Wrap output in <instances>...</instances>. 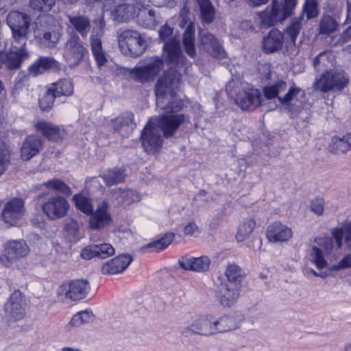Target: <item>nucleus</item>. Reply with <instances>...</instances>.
Segmentation results:
<instances>
[{
    "mask_svg": "<svg viewBox=\"0 0 351 351\" xmlns=\"http://www.w3.org/2000/svg\"><path fill=\"white\" fill-rule=\"evenodd\" d=\"M180 75L175 69L165 72L156 85V96L157 106L165 110L166 114L158 118L152 119L159 128L163 132L165 138H170L174 135L178 128L184 123L189 122V117L184 114L177 113L183 107L180 100L171 101L170 104L165 105V101L173 98L180 84Z\"/></svg>",
    "mask_w": 351,
    "mask_h": 351,
    "instance_id": "f257e3e1",
    "label": "nucleus"
},
{
    "mask_svg": "<svg viewBox=\"0 0 351 351\" xmlns=\"http://www.w3.org/2000/svg\"><path fill=\"white\" fill-rule=\"evenodd\" d=\"M330 233L332 237L316 238L311 246L310 260L318 269L328 267L326 257L336 258L335 252L341 248L343 237L346 244L351 249V221L331 229Z\"/></svg>",
    "mask_w": 351,
    "mask_h": 351,
    "instance_id": "f03ea898",
    "label": "nucleus"
},
{
    "mask_svg": "<svg viewBox=\"0 0 351 351\" xmlns=\"http://www.w3.org/2000/svg\"><path fill=\"white\" fill-rule=\"evenodd\" d=\"M90 289L87 279L69 280L60 285L56 291L58 300L62 303L77 302L84 299Z\"/></svg>",
    "mask_w": 351,
    "mask_h": 351,
    "instance_id": "7ed1b4c3",
    "label": "nucleus"
},
{
    "mask_svg": "<svg viewBox=\"0 0 351 351\" xmlns=\"http://www.w3.org/2000/svg\"><path fill=\"white\" fill-rule=\"evenodd\" d=\"M348 75L343 71L327 70L315 78L313 87L315 90L328 93L341 91L349 84Z\"/></svg>",
    "mask_w": 351,
    "mask_h": 351,
    "instance_id": "20e7f679",
    "label": "nucleus"
},
{
    "mask_svg": "<svg viewBox=\"0 0 351 351\" xmlns=\"http://www.w3.org/2000/svg\"><path fill=\"white\" fill-rule=\"evenodd\" d=\"M118 43L122 53L138 57L146 48V43L138 32L125 30L118 33Z\"/></svg>",
    "mask_w": 351,
    "mask_h": 351,
    "instance_id": "39448f33",
    "label": "nucleus"
},
{
    "mask_svg": "<svg viewBox=\"0 0 351 351\" xmlns=\"http://www.w3.org/2000/svg\"><path fill=\"white\" fill-rule=\"evenodd\" d=\"M298 0H284V4L272 1L271 6L267 7L261 14V22H283L291 16L296 6Z\"/></svg>",
    "mask_w": 351,
    "mask_h": 351,
    "instance_id": "423d86ee",
    "label": "nucleus"
},
{
    "mask_svg": "<svg viewBox=\"0 0 351 351\" xmlns=\"http://www.w3.org/2000/svg\"><path fill=\"white\" fill-rule=\"evenodd\" d=\"M163 69V61L159 58L150 59L145 65L136 66L128 70L131 77L141 83L154 80Z\"/></svg>",
    "mask_w": 351,
    "mask_h": 351,
    "instance_id": "0eeeda50",
    "label": "nucleus"
},
{
    "mask_svg": "<svg viewBox=\"0 0 351 351\" xmlns=\"http://www.w3.org/2000/svg\"><path fill=\"white\" fill-rule=\"evenodd\" d=\"M24 201L18 197L9 200L3 206L1 219L8 227L16 226L25 214Z\"/></svg>",
    "mask_w": 351,
    "mask_h": 351,
    "instance_id": "6e6552de",
    "label": "nucleus"
},
{
    "mask_svg": "<svg viewBox=\"0 0 351 351\" xmlns=\"http://www.w3.org/2000/svg\"><path fill=\"white\" fill-rule=\"evenodd\" d=\"M88 54L87 49L84 47L77 36H71L66 42L64 57L69 67L74 68L78 66Z\"/></svg>",
    "mask_w": 351,
    "mask_h": 351,
    "instance_id": "1a4fd4ad",
    "label": "nucleus"
},
{
    "mask_svg": "<svg viewBox=\"0 0 351 351\" xmlns=\"http://www.w3.org/2000/svg\"><path fill=\"white\" fill-rule=\"evenodd\" d=\"M235 102L242 110H254L261 105V93L257 88L243 85L237 91Z\"/></svg>",
    "mask_w": 351,
    "mask_h": 351,
    "instance_id": "9d476101",
    "label": "nucleus"
},
{
    "mask_svg": "<svg viewBox=\"0 0 351 351\" xmlns=\"http://www.w3.org/2000/svg\"><path fill=\"white\" fill-rule=\"evenodd\" d=\"M160 129L152 119L144 128L141 134L142 145L147 153H153L162 145Z\"/></svg>",
    "mask_w": 351,
    "mask_h": 351,
    "instance_id": "9b49d317",
    "label": "nucleus"
},
{
    "mask_svg": "<svg viewBox=\"0 0 351 351\" xmlns=\"http://www.w3.org/2000/svg\"><path fill=\"white\" fill-rule=\"evenodd\" d=\"M26 300L20 291H14L5 304V315L14 320H20L26 314Z\"/></svg>",
    "mask_w": 351,
    "mask_h": 351,
    "instance_id": "f8f14e48",
    "label": "nucleus"
},
{
    "mask_svg": "<svg viewBox=\"0 0 351 351\" xmlns=\"http://www.w3.org/2000/svg\"><path fill=\"white\" fill-rule=\"evenodd\" d=\"M112 221L109 204L106 200H102L98 204L96 210L90 213L88 226L92 230H100L111 225Z\"/></svg>",
    "mask_w": 351,
    "mask_h": 351,
    "instance_id": "ddd939ff",
    "label": "nucleus"
},
{
    "mask_svg": "<svg viewBox=\"0 0 351 351\" xmlns=\"http://www.w3.org/2000/svg\"><path fill=\"white\" fill-rule=\"evenodd\" d=\"M42 208L49 219L57 220L66 215L69 204L62 196L56 195L48 198L43 204Z\"/></svg>",
    "mask_w": 351,
    "mask_h": 351,
    "instance_id": "4468645a",
    "label": "nucleus"
},
{
    "mask_svg": "<svg viewBox=\"0 0 351 351\" xmlns=\"http://www.w3.org/2000/svg\"><path fill=\"white\" fill-rule=\"evenodd\" d=\"M213 316H195L191 319V322L182 328V334L186 337L193 335H212L211 324Z\"/></svg>",
    "mask_w": 351,
    "mask_h": 351,
    "instance_id": "2eb2a0df",
    "label": "nucleus"
},
{
    "mask_svg": "<svg viewBox=\"0 0 351 351\" xmlns=\"http://www.w3.org/2000/svg\"><path fill=\"white\" fill-rule=\"evenodd\" d=\"M241 285L221 282L217 287V298L223 307H230L236 304L239 296Z\"/></svg>",
    "mask_w": 351,
    "mask_h": 351,
    "instance_id": "dca6fc26",
    "label": "nucleus"
},
{
    "mask_svg": "<svg viewBox=\"0 0 351 351\" xmlns=\"http://www.w3.org/2000/svg\"><path fill=\"white\" fill-rule=\"evenodd\" d=\"M210 263V258L205 255L193 257L186 254L181 256L178 260V264L182 269L198 273L208 271Z\"/></svg>",
    "mask_w": 351,
    "mask_h": 351,
    "instance_id": "f3484780",
    "label": "nucleus"
},
{
    "mask_svg": "<svg viewBox=\"0 0 351 351\" xmlns=\"http://www.w3.org/2000/svg\"><path fill=\"white\" fill-rule=\"evenodd\" d=\"M199 47L205 50L212 56L222 59L226 56V52L221 46L220 43L214 38L213 34L205 32H199Z\"/></svg>",
    "mask_w": 351,
    "mask_h": 351,
    "instance_id": "a211bd4d",
    "label": "nucleus"
},
{
    "mask_svg": "<svg viewBox=\"0 0 351 351\" xmlns=\"http://www.w3.org/2000/svg\"><path fill=\"white\" fill-rule=\"evenodd\" d=\"M34 127L38 132L49 141H61L66 135L64 128L43 119L37 121Z\"/></svg>",
    "mask_w": 351,
    "mask_h": 351,
    "instance_id": "6ab92c4d",
    "label": "nucleus"
},
{
    "mask_svg": "<svg viewBox=\"0 0 351 351\" xmlns=\"http://www.w3.org/2000/svg\"><path fill=\"white\" fill-rule=\"evenodd\" d=\"M43 147V140L37 135H29L23 142L20 149L23 160H29L36 156Z\"/></svg>",
    "mask_w": 351,
    "mask_h": 351,
    "instance_id": "aec40b11",
    "label": "nucleus"
},
{
    "mask_svg": "<svg viewBox=\"0 0 351 351\" xmlns=\"http://www.w3.org/2000/svg\"><path fill=\"white\" fill-rule=\"evenodd\" d=\"M266 236L270 242H284L293 237V231L287 226L276 221L268 226Z\"/></svg>",
    "mask_w": 351,
    "mask_h": 351,
    "instance_id": "412c9836",
    "label": "nucleus"
},
{
    "mask_svg": "<svg viewBox=\"0 0 351 351\" xmlns=\"http://www.w3.org/2000/svg\"><path fill=\"white\" fill-rule=\"evenodd\" d=\"M132 261V258L130 255H119L104 263L101 272L105 275L121 273L129 266Z\"/></svg>",
    "mask_w": 351,
    "mask_h": 351,
    "instance_id": "4be33fe9",
    "label": "nucleus"
},
{
    "mask_svg": "<svg viewBox=\"0 0 351 351\" xmlns=\"http://www.w3.org/2000/svg\"><path fill=\"white\" fill-rule=\"evenodd\" d=\"M109 125L122 136L128 135V130L133 129L136 125L134 114L132 112L126 111L110 120Z\"/></svg>",
    "mask_w": 351,
    "mask_h": 351,
    "instance_id": "5701e85b",
    "label": "nucleus"
},
{
    "mask_svg": "<svg viewBox=\"0 0 351 351\" xmlns=\"http://www.w3.org/2000/svg\"><path fill=\"white\" fill-rule=\"evenodd\" d=\"M285 38L277 29H273L263 38L262 49L267 53H271L282 49Z\"/></svg>",
    "mask_w": 351,
    "mask_h": 351,
    "instance_id": "b1692460",
    "label": "nucleus"
},
{
    "mask_svg": "<svg viewBox=\"0 0 351 351\" xmlns=\"http://www.w3.org/2000/svg\"><path fill=\"white\" fill-rule=\"evenodd\" d=\"M29 252V247L25 241H11L6 245L5 257L8 261H14L26 256Z\"/></svg>",
    "mask_w": 351,
    "mask_h": 351,
    "instance_id": "393cba45",
    "label": "nucleus"
},
{
    "mask_svg": "<svg viewBox=\"0 0 351 351\" xmlns=\"http://www.w3.org/2000/svg\"><path fill=\"white\" fill-rule=\"evenodd\" d=\"M27 57L28 53L23 47L20 49L12 47L9 52H3L5 66L10 70L19 69L23 61Z\"/></svg>",
    "mask_w": 351,
    "mask_h": 351,
    "instance_id": "a878e982",
    "label": "nucleus"
},
{
    "mask_svg": "<svg viewBox=\"0 0 351 351\" xmlns=\"http://www.w3.org/2000/svg\"><path fill=\"white\" fill-rule=\"evenodd\" d=\"M165 58L170 63L179 65L183 64V57L180 49V42L174 37L163 46Z\"/></svg>",
    "mask_w": 351,
    "mask_h": 351,
    "instance_id": "bb28decb",
    "label": "nucleus"
},
{
    "mask_svg": "<svg viewBox=\"0 0 351 351\" xmlns=\"http://www.w3.org/2000/svg\"><path fill=\"white\" fill-rule=\"evenodd\" d=\"M239 326V322L233 316L224 315L217 319H215L213 317L211 324L212 335L219 332L233 330L238 328Z\"/></svg>",
    "mask_w": 351,
    "mask_h": 351,
    "instance_id": "cd10ccee",
    "label": "nucleus"
},
{
    "mask_svg": "<svg viewBox=\"0 0 351 351\" xmlns=\"http://www.w3.org/2000/svg\"><path fill=\"white\" fill-rule=\"evenodd\" d=\"M111 16L114 22H127L134 19L135 9L132 5H119L111 12Z\"/></svg>",
    "mask_w": 351,
    "mask_h": 351,
    "instance_id": "c85d7f7f",
    "label": "nucleus"
},
{
    "mask_svg": "<svg viewBox=\"0 0 351 351\" xmlns=\"http://www.w3.org/2000/svg\"><path fill=\"white\" fill-rule=\"evenodd\" d=\"M330 151L334 154H344L351 149V133L342 137L333 136L329 146Z\"/></svg>",
    "mask_w": 351,
    "mask_h": 351,
    "instance_id": "c756f323",
    "label": "nucleus"
},
{
    "mask_svg": "<svg viewBox=\"0 0 351 351\" xmlns=\"http://www.w3.org/2000/svg\"><path fill=\"white\" fill-rule=\"evenodd\" d=\"M224 274L227 278L226 282H231L241 285L245 276L243 269L234 263H229L226 266Z\"/></svg>",
    "mask_w": 351,
    "mask_h": 351,
    "instance_id": "7c9ffc66",
    "label": "nucleus"
},
{
    "mask_svg": "<svg viewBox=\"0 0 351 351\" xmlns=\"http://www.w3.org/2000/svg\"><path fill=\"white\" fill-rule=\"evenodd\" d=\"M100 177L104 181L106 186L110 187L112 185L118 184L124 182L125 173L124 170L119 168H114L108 170Z\"/></svg>",
    "mask_w": 351,
    "mask_h": 351,
    "instance_id": "2f4dec72",
    "label": "nucleus"
},
{
    "mask_svg": "<svg viewBox=\"0 0 351 351\" xmlns=\"http://www.w3.org/2000/svg\"><path fill=\"white\" fill-rule=\"evenodd\" d=\"M110 194L117 196L119 202H123L127 205L141 200L140 194L133 190H122L118 188L112 190Z\"/></svg>",
    "mask_w": 351,
    "mask_h": 351,
    "instance_id": "473e14b6",
    "label": "nucleus"
},
{
    "mask_svg": "<svg viewBox=\"0 0 351 351\" xmlns=\"http://www.w3.org/2000/svg\"><path fill=\"white\" fill-rule=\"evenodd\" d=\"M30 23H8L12 32L13 38L16 42L21 43L25 47L27 35L29 31Z\"/></svg>",
    "mask_w": 351,
    "mask_h": 351,
    "instance_id": "72a5a7b5",
    "label": "nucleus"
},
{
    "mask_svg": "<svg viewBox=\"0 0 351 351\" xmlns=\"http://www.w3.org/2000/svg\"><path fill=\"white\" fill-rule=\"evenodd\" d=\"M287 89V84L282 80H277L275 83L263 88L264 96L268 99L281 97L279 95Z\"/></svg>",
    "mask_w": 351,
    "mask_h": 351,
    "instance_id": "f704fd0d",
    "label": "nucleus"
},
{
    "mask_svg": "<svg viewBox=\"0 0 351 351\" xmlns=\"http://www.w3.org/2000/svg\"><path fill=\"white\" fill-rule=\"evenodd\" d=\"M57 97L71 96L73 93V85L71 80L62 79L49 86Z\"/></svg>",
    "mask_w": 351,
    "mask_h": 351,
    "instance_id": "c9c22d12",
    "label": "nucleus"
},
{
    "mask_svg": "<svg viewBox=\"0 0 351 351\" xmlns=\"http://www.w3.org/2000/svg\"><path fill=\"white\" fill-rule=\"evenodd\" d=\"M194 34L195 27L193 23H189L183 34L182 43L185 52L191 57H194L196 53L194 45Z\"/></svg>",
    "mask_w": 351,
    "mask_h": 351,
    "instance_id": "e433bc0d",
    "label": "nucleus"
},
{
    "mask_svg": "<svg viewBox=\"0 0 351 351\" xmlns=\"http://www.w3.org/2000/svg\"><path fill=\"white\" fill-rule=\"evenodd\" d=\"M91 50L96 60L97 64L99 67H101L107 62L106 53L102 49L101 41L98 38L91 37Z\"/></svg>",
    "mask_w": 351,
    "mask_h": 351,
    "instance_id": "4c0bfd02",
    "label": "nucleus"
},
{
    "mask_svg": "<svg viewBox=\"0 0 351 351\" xmlns=\"http://www.w3.org/2000/svg\"><path fill=\"white\" fill-rule=\"evenodd\" d=\"M43 186L49 190H52L66 196H69L72 193L70 187L63 181L58 178H53L45 182L43 184Z\"/></svg>",
    "mask_w": 351,
    "mask_h": 351,
    "instance_id": "58836bf2",
    "label": "nucleus"
},
{
    "mask_svg": "<svg viewBox=\"0 0 351 351\" xmlns=\"http://www.w3.org/2000/svg\"><path fill=\"white\" fill-rule=\"evenodd\" d=\"M174 238L175 235L173 233L168 232L164 234L161 239L147 244L145 247L151 249L152 252H158L167 247L172 243Z\"/></svg>",
    "mask_w": 351,
    "mask_h": 351,
    "instance_id": "ea45409f",
    "label": "nucleus"
},
{
    "mask_svg": "<svg viewBox=\"0 0 351 351\" xmlns=\"http://www.w3.org/2000/svg\"><path fill=\"white\" fill-rule=\"evenodd\" d=\"M203 22H213L215 17V10L209 0H197Z\"/></svg>",
    "mask_w": 351,
    "mask_h": 351,
    "instance_id": "a19ab883",
    "label": "nucleus"
},
{
    "mask_svg": "<svg viewBox=\"0 0 351 351\" xmlns=\"http://www.w3.org/2000/svg\"><path fill=\"white\" fill-rule=\"evenodd\" d=\"M73 201L77 208L87 215H90L94 210L91 200L82 194L75 195L73 197Z\"/></svg>",
    "mask_w": 351,
    "mask_h": 351,
    "instance_id": "79ce46f5",
    "label": "nucleus"
},
{
    "mask_svg": "<svg viewBox=\"0 0 351 351\" xmlns=\"http://www.w3.org/2000/svg\"><path fill=\"white\" fill-rule=\"evenodd\" d=\"M256 222L253 219H247L243 221L239 226L238 231L236 234V239L239 242H242L250 237Z\"/></svg>",
    "mask_w": 351,
    "mask_h": 351,
    "instance_id": "37998d69",
    "label": "nucleus"
},
{
    "mask_svg": "<svg viewBox=\"0 0 351 351\" xmlns=\"http://www.w3.org/2000/svg\"><path fill=\"white\" fill-rule=\"evenodd\" d=\"M318 15L317 2L316 0H306L302 9L301 21L313 19Z\"/></svg>",
    "mask_w": 351,
    "mask_h": 351,
    "instance_id": "c03bdc74",
    "label": "nucleus"
},
{
    "mask_svg": "<svg viewBox=\"0 0 351 351\" xmlns=\"http://www.w3.org/2000/svg\"><path fill=\"white\" fill-rule=\"evenodd\" d=\"M10 152L8 146L0 141V176L3 175L10 164Z\"/></svg>",
    "mask_w": 351,
    "mask_h": 351,
    "instance_id": "a18cd8bd",
    "label": "nucleus"
},
{
    "mask_svg": "<svg viewBox=\"0 0 351 351\" xmlns=\"http://www.w3.org/2000/svg\"><path fill=\"white\" fill-rule=\"evenodd\" d=\"M57 96L50 87L47 88L46 92L39 99V105L43 110H48L53 106L55 99Z\"/></svg>",
    "mask_w": 351,
    "mask_h": 351,
    "instance_id": "49530a36",
    "label": "nucleus"
},
{
    "mask_svg": "<svg viewBox=\"0 0 351 351\" xmlns=\"http://www.w3.org/2000/svg\"><path fill=\"white\" fill-rule=\"evenodd\" d=\"M300 93L304 95V92L300 88L293 85L289 88L287 93L282 97H278V101L282 104L288 105Z\"/></svg>",
    "mask_w": 351,
    "mask_h": 351,
    "instance_id": "de8ad7c7",
    "label": "nucleus"
},
{
    "mask_svg": "<svg viewBox=\"0 0 351 351\" xmlns=\"http://www.w3.org/2000/svg\"><path fill=\"white\" fill-rule=\"evenodd\" d=\"M93 314L87 311L77 313L71 319L69 325L79 326L83 324L88 323L92 319Z\"/></svg>",
    "mask_w": 351,
    "mask_h": 351,
    "instance_id": "09e8293b",
    "label": "nucleus"
},
{
    "mask_svg": "<svg viewBox=\"0 0 351 351\" xmlns=\"http://www.w3.org/2000/svg\"><path fill=\"white\" fill-rule=\"evenodd\" d=\"M56 0H30V7L38 11H49L55 5Z\"/></svg>",
    "mask_w": 351,
    "mask_h": 351,
    "instance_id": "8fccbe9b",
    "label": "nucleus"
},
{
    "mask_svg": "<svg viewBox=\"0 0 351 351\" xmlns=\"http://www.w3.org/2000/svg\"><path fill=\"white\" fill-rule=\"evenodd\" d=\"M301 30L300 23H290L285 31V36H288L289 40L286 38V43L295 44V39Z\"/></svg>",
    "mask_w": 351,
    "mask_h": 351,
    "instance_id": "3c124183",
    "label": "nucleus"
},
{
    "mask_svg": "<svg viewBox=\"0 0 351 351\" xmlns=\"http://www.w3.org/2000/svg\"><path fill=\"white\" fill-rule=\"evenodd\" d=\"M331 56L330 52L324 51L317 56L313 60V66L317 70H321L322 67L328 66Z\"/></svg>",
    "mask_w": 351,
    "mask_h": 351,
    "instance_id": "603ef678",
    "label": "nucleus"
},
{
    "mask_svg": "<svg viewBox=\"0 0 351 351\" xmlns=\"http://www.w3.org/2000/svg\"><path fill=\"white\" fill-rule=\"evenodd\" d=\"M97 257L106 258L114 254L115 250L110 243H101L96 245Z\"/></svg>",
    "mask_w": 351,
    "mask_h": 351,
    "instance_id": "864d4df0",
    "label": "nucleus"
},
{
    "mask_svg": "<svg viewBox=\"0 0 351 351\" xmlns=\"http://www.w3.org/2000/svg\"><path fill=\"white\" fill-rule=\"evenodd\" d=\"M351 267V256L345 255L337 264H334L328 267L330 271H339Z\"/></svg>",
    "mask_w": 351,
    "mask_h": 351,
    "instance_id": "5fc2aeb1",
    "label": "nucleus"
},
{
    "mask_svg": "<svg viewBox=\"0 0 351 351\" xmlns=\"http://www.w3.org/2000/svg\"><path fill=\"white\" fill-rule=\"evenodd\" d=\"M31 21L29 15L19 11L10 12L7 16L6 22H29Z\"/></svg>",
    "mask_w": 351,
    "mask_h": 351,
    "instance_id": "6e6d98bb",
    "label": "nucleus"
},
{
    "mask_svg": "<svg viewBox=\"0 0 351 351\" xmlns=\"http://www.w3.org/2000/svg\"><path fill=\"white\" fill-rule=\"evenodd\" d=\"M90 29V23H71L69 25L68 31L69 34H71L76 30L82 36H86Z\"/></svg>",
    "mask_w": 351,
    "mask_h": 351,
    "instance_id": "4d7b16f0",
    "label": "nucleus"
},
{
    "mask_svg": "<svg viewBox=\"0 0 351 351\" xmlns=\"http://www.w3.org/2000/svg\"><path fill=\"white\" fill-rule=\"evenodd\" d=\"M311 210L318 215H322L324 212V199L322 198H315L312 200Z\"/></svg>",
    "mask_w": 351,
    "mask_h": 351,
    "instance_id": "13d9d810",
    "label": "nucleus"
},
{
    "mask_svg": "<svg viewBox=\"0 0 351 351\" xmlns=\"http://www.w3.org/2000/svg\"><path fill=\"white\" fill-rule=\"evenodd\" d=\"M96 245H89L84 248L81 252V257L86 260H90L93 257H97Z\"/></svg>",
    "mask_w": 351,
    "mask_h": 351,
    "instance_id": "bf43d9fd",
    "label": "nucleus"
},
{
    "mask_svg": "<svg viewBox=\"0 0 351 351\" xmlns=\"http://www.w3.org/2000/svg\"><path fill=\"white\" fill-rule=\"evenodd\" d=\"M199 232V228L195 222L189 223L184 228V233L187 236L196 237Z\"/></svg>",
    "mask_w": 351,
    "mask_h": 351,
    "instance_id": "052dcab7",
    "label": "nucleus"
},
{
    "mask_svg": "<svg viewBox=\"0 0 351 351\" xmlns=\"http://www.w3.org/2000/svg\"><path fill=\"white\" fill-rule=\"evenodd\" d=\"M173 34V28L165 23L159 31V36L161 40H166L170 39V37Z\"/></svg>",
    "mask_w": 351,
    "mask_h": 351,
    "instance_id": "680f3d73",
    "label": "nucleus"
},
{
    "mask_svg": "<svg viewBox=\"0 0 351 351\" xmlns=\"http://www.w3.org/2000/svg\"><path fill=\"white\" fill-rule=\"evenodd\" d=\"M180 17L181 22H193V16L190 14L189 9L187 5H184L180 10Z\"/></svg>",
    "mask_w": 351,
    "mask_h": 351,
    "instance_id": "e2e57ef3",
    "label": "nucleus"
},
{
    "mask_svg": "<svg viewBox=\"0 0 351 351\" xmlns=\"http://www.w3.org/2000/svg\"><path fill=\"white\" fill-rule=\"evenodd\" d=\"M39 61L44 71L57 65V62L52 58H41Z\"/></svg>",
    "mask_w": 351,
    "mask_h": 351,
    "instance_id": "0e129e2a",
    "label": "nucleus"
},
{
    "mask_svg": "<svg viewBox=\"0 0 351 351\" xmlns=\"http://www.w3.org/2000/svg\"><path fill=\"white\" fill-rule=\"evenodd\" d=\"M337 23H320V34H330L336 29Z\"/></svg>",
    "mask_w": 351,
    "mask_h": 351,
    "instance_id": "69168bd1",
    "label": "nucleus"
},
{
    "mask_svg": "<svg viewBox=\"0 0 351 351\" xmlns=\"http://www.w3.org/2000/svg\"><path fill=\"white\" fill-rule=\"evenodd\" d=\"M29 71L34 76H36L37 75L43 73L44 72L39 60H38L31 66H29Z\"/></svg>",
    "mask_w": 351,
    "mask_h": 351,
    "instance_id": "338daca9",
    "label": "nucleus"
},
{
    "mask_svg": "<svg viewBox=\"0 0 351 351\" xmlns=\"http://www.w3.org/2000/svg\"><path fill=\"white\" fill-rule=\"evenodd\" d=\"M66 230L73 234L79 230L78 223L74 219H70L65 224Z\"/></svg>",
    "mask_w": 351,
    "mask_h": 351,
    "instance_id": "774afa93",
    "label": "nucleus"
}]
</instances>
